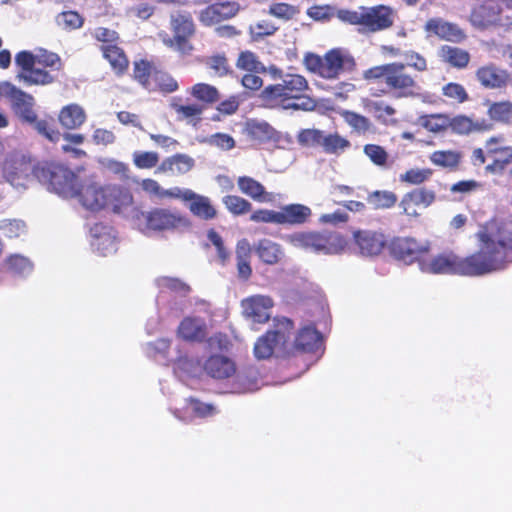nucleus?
Returning a JSON list of instances; mask_svg holds the SVG:
<instances>
[{
  "label": "nucleus",
  "instance_id": "5fc2aeb1",
  "mask_svg": "<svg viewBox=\"0 0 512 512\" xmlns=\"http://www.w3.org/2000/svg\"><path fill=\"white\" fill-rule=\"evenodd\" d=\"M0 231L8 238H16L26 232V225L22 220L3 219L0 220Z\"/></svg>",
  "mask_w": 512,
  "mask_h": 512
},
{
  "label": "nucleus",
  "instance_id": "6e6552de",
  "mask_svg": "<svg viewBox=\"0 0 512 512\" xmlns=\"http://www.w3.org/2000/svg\"><path fill=\"white\" fill-rule=\"evenodd\" d=\"M471 22L478 28L512 25V0H484L471 14Z\"/></svg>",
  "mask_w": 512,
  "mask_h": 512
},
{
  "label": "nucleus",
  "instance_id": "a211bd4d",
  "mask_svg": "<svg viewBox=\"0 0 512 512\" xmlns=\"http://www.w3.org/2000/svg\"><path fill=\"white\" fill-rule=\"evenodd\" d=\"M108 186H100L96 183L81 185L76 196L79 202L87 210L96 212L107 207Z\"/></svg>",
  "mask_w": 512,
  "mask_h": 512
},
{
  "label": "nucleus",
  "instance_id": "412c9836",
  "mask_svg": "<svg viewBox=\"0 0 512 512\" xmlns=\"http://www.w3.org/2000/svg\"><path fill=\"white\" fill-rule=\"evenodd\" d=\"M425 30L443 40L455 43H460L466 38L464 31L458 25L442 18L429 19L426 22Z\"/></svg>",
  "mask_w": 512,
  "mask_h": 512
},
{
  "label": "nucleus",
  "instance_id": "a18cd8bd",
  "mask_svg": "<svg viewBox=\"0 0 512 512\" xmlns=\"http://www.w3.org/2000/svg\"><path fill=\"white\" fill-rule=\"evenodd\" d=\"M156 284L161 289H168L180 296H186L190 293V286L178 278L162 276L157 278Z\"/></svg>",
  "mask_w": 512,
  "mask_h": 512
},
{
  "label": "nucleus",
  "instance_id": "774afa93",
  "mask_svg": "<svg viewBox=\"0 0 512 512\" xmlns=\"http://www.w3.org/2000/svg\"><path fill=\"white\" fill-rule=\"evenodd\" d=\"M205 142L222 150H230L235 146L234 139L230 135L224 133L213 134L208 137Z\"/></svg>",
  "mask_w": 512,
  "mask_h": 512
},
{
  "label": "nucleus",
  "instance_id": "e2e57ef3",
  "mask_svg": "<svg viewBox=\"0 0 512 512\" xmlns=\"http://www.w3.org/2000/svg\"><path fill=\"white\" fill-rule=\"evenodd\" d=\"M152 79L163 92L171 93L178 89L177 81L167 73L157 72L152 76Z\"/></svg>",
  "mask_w": 512,
  "mask_h": 512
},
{
  "label": "nucleus",
  "instance_id": "37998d69",
  "mask_svg": "<svg viewBox=\"0 0 512 512\" xmlns=\"http://www.w3.org/2000/svg\"><path fill=\"white\" fill-rule=\"evenodd\" d=\"M8 271L17 276H26L32 272L33 266L28 258L15 254L6 260Z\"/></svg>",
  "mask_w": 512,
  "mask_h": 512
},
{
  "label": "nucleus",
  "instance_id": "4d7b16f0",
  "mask_svg": "<svg viewBox=\"0 0 512 512\" xmlns=\"http://www.w3.org/2000/svg\"><path fill=\"white\" fill-rule=\"evenodd\" d=\"M34 127V129L46 139L51 142H58L60 139L59 131L55 130L54 127L44 119H38V115L36 114V120L33 122H27Z\"/></svg>",
  "mask_w": 512,
  "mask_h": 512
},
{
  "label": "nucleus",
  "instance_id": "864d4df0",
  "mask_svg": "<svg viewBox=\"0 0 512 512\" xmlns=\"http://www.w3.org/2000/svg\"><path fill=\"white\" fill-rule=\"evenodd\" d=\"M432 170L429 168H414L400 175V181L411 185H420L429 180L432 176Z\"/></svg>",
  "mask_w": 512,
  "mask_h": 512
},
{
  "label": "nucleus",
  "instance_id": "bb28decb",
  "mask_svg": "<svg viewBox=\"0 0 512 512\" xmlns=\"http://www.w3.org/2000/svg\"><path fill=\"white\" fill-rule=\"evenodd\" d=\"M311 209L303 204H289L279 210L280 225H301L311 216Z\"/></svg>",
  "mask_w": 512,
  "mask_h": 512
},
{
  "label": "nucleus",
  "instance_id": "0e129e2a",
  "mask_svg": "<svg viewBox=\"0 0 512 512\" xmlns=\"http://www.w3.org/2000/svg\"><path fill=\"white\" fill-rule=\"evenodd\" d=\"M237 66L241 69L254 72L264 69L262 64L257 60L255 54L249 51L242 52L240 54L237 60Z\"/></svg>",
  "mask_w": 512,
  "mask_h": 512
},
{
  "label": "nucleus",
  "instance_id": "052dcab7",
  "mask_svg": "<svg viewBox=\"0 0 512 512\" xmlns=\"http://www.w3.org/2000/svg\"><path fill=\"white\" fill-rule=\"evenodd\" d=\"M396 200L395 194L388 191H375L368 198L369 203L375 208H389Z\"/></svg>",
  "mask_w": 512,
  "mask_h": 512
},
{
  "label": "nucleus",
  "instance_id": "ddd939ff",
  "mask_svg": "<svg viewBox=\"0 0 512 512\" xmlns=\"http://www.w3.org/2000/svg\"><path fill=\"white\" fill-rule=\"evenodd\" d=\"M312 60L318 65V73L321 77L333 79L346 68L354 64L353 59L339 49L327 52L323 59L313 57Z\"/></svg>",
  "mask_w": 512,
  "mask_h": 512
},
{
  "label": "nucleus",
  "instance_id": "a19ab883",
  "mask_svg": "<svg viewBox=\"0 0 512 512\" xmlns=\"http://www.w3.org/2000/svg\"><path fill=\"white\" fill-rule=\"evenodd\" d=\"M83 18L76 11H63L55 17L57 27L63 31L70 32L79 29L83 25Z\"/></svg>",
  "mask_w": 512,
  "mask_h": 512
},
{
  "label": "nucleus",
  "instance_id": "39448f33",
  "mask_svg": "<svg viewBox=\"0 0 512 512\" xmlns=\"http://www.w3.org/2000/svg\"><path fill=\"white\" fill-rule=\"evenodd\" d=\"M284 239L295 248L324 255L340 254L347 245L341 234L331 232H294Z\"/></svg>",
  "mask_w": 512,
  "mask_h": 512
},
{
  "label": "nucleus",
  "instance_id": "4be33fe9",
  "mask_svg": "<svg viewBox=\"0 0 512 512\" xmlns=\"http://www.w3.org/2000/svg\"><path fill=\"white\" fill-rule=\"evenodd\" d=\"M204 372L211 378L222 380L233 376L236 365L227 356L215 354L210 356L203 364Z\"/></svg>",
  "mask_w": 512,
  "mask_h": 512
},
{
  "label": "nucleus",
  "instance_id": "603ef678",
  "mask_svg": "<svg viewBox=\"0 0 512 512\" xmlns=\"http://www.w3.org/2000/svg\"><path fill=\"white\" fill-rule=\"evenodd\" d=\"M223 203L225 207L235 215H242L249 212L252 208V205L246 199L236 196V195H227L223 198Z\"/></svg>",
  "mask_w": 512,
  "mask_h": 512
},
{
  "label": "nucleus",
  "instance_id": "f257e3e1",
  "mask_svg": "<svg viewBox=\"0 0 512 512\" xmlns=\"http://www.w3.org/2000/svg\"><path fill=\"white\" fill-rule=\"evenodd\" d=\"M479 250L459 258L452 253L440 254L428 261L420 262V269L432 274H459L483 276L504 270L512 262V231L493 221L483 226L476 234Z\"/></svg>",
  "mask_w": 512,
  "mask_h": 512
},
{
  "label": "nucleus",
  "instance_id": "b1692460",
  "mask_svg": "<svg viewBox=\"0 0 512 512\" xmlns=\"http://www.w3.org/2000/svg\"><path fill=\"white\" fill-rule=\"evenodd\" d=\"M178 334L186 341L201 342L207 334L206 322L199 317H185L179 324Z\"/></svg>",
  "mask_w": 512,
  "mask_h": 512
},
{
  "label": "nucleus",
  "instance_id": "c9c22d12",
  "mask_svg": "<svg viewBox=\"0 0 512 512\" xmlns=\"http://www.w3.org/2000/svg\"><path fill=\"white\" fill-rule=\"evenodd\" d=\"M174 372L179 377H198L204 369L198 358L183 356L175 362Z\"/></svg>",
  "mask_w": 512,
  "mask_h": 512
},
{
  "label": "nucleus",
  "instance_id": "13d9d810",
  "mask_svg": "<svg viewBox=\"0 0 512 512\" xmlns=\"http://www.w3.org/2000/svg\"><path fill=\"white\" fill-rule=\"evenodd\" d=\"M364 154L373 162V164L384 167L387 164L388 153L385 149L376 144H367L364 146Z\"/></svg>",
  "mask_w": 512,
  "mask_h": 512
},
{
  "label": "nucleus",
  "instance_id": "6ab92c4d",
  "mask_svg": "<svg viewBox=\"0 0 512 512\" xmlns=\"http://www.w3.org/2000/svg\"><path fill=\"white\" fill-rule=\"evenodd\" d=\"M393 10L384 5L364 7V27L370 32H377L392 26Z\"/></svg>",
  "mask_w": 512,
  "mask_h": 512
},
{
  "label": "nucleus",
  "instance_id": "20e7f679",
  "mask_svg": "<svg viewBox=\"0 0 512 512\" xmlns=\"http://www.w3.org/2000/svg\"><path fill=\"white\" fill-rule=\"evenodd\" d=\"M36 178L50 192L63 199L76 198L82 185L80 178L68 167L58 163H47L37 170Z\"/></svg>",
  "mask_w": 512,
  "mask_h": 512
},
{
  "label": "nucleus",
  "instance_id": "7c9ffc66",
  "mask_svg": "<svg viewBox=\"0 0 512 512\" xmlns=\"http://www.w3.org/2000/svg\"><path fill=\"white\" fill-rule=\"evenodd\" d=\"M477 78L485 87L498 88L506 83L508 75L504 70L490 65L480 68L477 71Z\"/></svg>",
  "mask_w": 512,
  "mask_h": 512
},
{
  "label": "nucleus",
  "instance_id": "7ed1b4c3",
  "mask_svg": "<svg viewBox=\"0 0 512 512\" xmlns=\"http://www.w3.org/2000/svg\"><path fill=\"white\" fill-rule=\"evenodd\" d=\"M367 80L382 79L394 98H414L420 95V86L405 72V64L394 62L372 67L364 72Z\"/></svg>",
  "mask_w": 512,
  "mask_h": 512
},
{
  "label": "nucleus",
  "instance_id": "de8ad7c7",
  "mask_svg": "<svg viewBox=\"0 0 512 512\" xmlns=\"http://www.w3.org/2000/svg\"><path fill=\"white\" fill-rule=\"evenodd\" d=\"M258 388L256 372L249 370L246 373H239L233 384L234 393H245Z\"/></svg>",
  "mask_w": 512,
  "mask_h": 512
},
{
  "label": "nucleus",
  "instance_id": "72a5a7b5",
  "mask_svg": "<svg viewBox=\"0 0 512 512\" xmlns=\"http://www.w3.org/2000/svg\"><path fill=\"white\" fill-rule=\"evenodd\" d=\"M259 258L266 264H275L283 257L281 246L269 239L260 240L255 246Z\"/></svg>",
  "mask_w": 512,
  "mask_h": 512
},
{
  "label": "nucleus",
  "instance_id": "e433bc0d",
  "mask_svg": "<svg viewBox=\"0 0 512 512\" xmlns=\"http://www.w3.org/2000/svg\"><path fill=\"white\" fill-rule=\"evenodd\" d=\"M16 78L25 85H48L54 82V77L45 70L35 66L27 71H19Z\"/></svg>",
  "mask_w": 512,
  "mask_h": 512
},
{
  "label": "nucleus",
  "instance_id": "79ce46f5",
  "mask_svg": "<svg viewBox=\"0 0 512 512\" xmlns=\"http://www.w3.org/2000/svg\"><path fill=\"white\" fill-rule=\"evenodd\" d=\"M494 142L495 139L492 138L487 143L488 152L496 154L494 163L492 165L487 166V169L490 171L502 170L504 169L505 165L511 162L512 160V147H503L500 149H496L492 147Z\"/></svg>",
  "mask_w": 512,
  "mask_h": 512
},
{
  "label": "nucleus",
  "instance_id": "c756f323",
  "mask_svg": "<svg viewBox=\"0 0 512 512\" xmlns=\"http://www.w3.org/2000/svg\"><path fill=\"white\" fill-rule=\"evenodd\" d=\"M438 55L443 62L459 69L465 68L470 60V54L466 50L449 45H443Z\"/></svg>",
  "mask_w": 512,
  "mask_h": 512
},
{
  "label": "nucleus",
  "instance_id": "2f4dec72",
  "mask_svg": "<svg viewBox=\"0 0 512 512\" xmlns=\"http://www.w3.org/2000/svg\"><path fill=\"white\" fill-rule=\"evenodd\" d=\"M216 412V408L213 405L190 398L186 401L183 414L175 413V415L180 420L187 421L192 416L205 418L216 414Z\"/></svg>",
  "mask_w": 512,
  "mask_h": 512
},
{
  "label": "nucleus",
  "instance_id": "cd10ccee",
  "mask_svg": "<svg viewBox=\"0 0 512 512\" xmlns=\"http://www.w3.org/2000/svg\"><path fill=\"white\" fill-rule=\"evenodd\" d=\"M195 165V160L187 154H176L162 161L158 172H170L173 174H185Z\"/></svg>",
  "mask_w": 512,
  "mask_h": 512
},
{
  "label": "nucleus",
  "instance_id": "3c124183",
  "mask_svg": "<svg viewBox=\"0 0 512 512\" xmlns=\"http://www.w3.org/2000/svg\"><path fill=\"white\" fill-rule=\"evenodd\" d=\"M324 131L319 129H303L298 133V143L304 147H321Z\"/></svg>",
  "mask_w": 512,
  "mask_h": 512
},
{
  "label": "nucleus",
  "instance_id": "0eeeda50",
  "mask_svg": "<svg viewBox=\"0 0 512 512\" xmlns=\"http://www.w3.org/2000/svg\"><path fill=\"white\" fill-rule=\"evenodd\" d=\"M293 323L288 318L277 319L272 330L261 336L254 345L257 359H267L272 355H284L288 351Z\"/></svg>",
  "mask_w": 512,
  "mask_h": 512
},
{
  "label": "nucleus",
  "instance_id": "a878e982",
  "mask_svg": "<svg viewBox=\"0 0 512 512\" xmlns=\"http://www.w3.org/2000/svg\"><path fill=\"white\" fill-rule=\"evenodd\" d=\"M295 347L303 352L317 353L322 348V336L313 326H305L295 338Z\"/></svg>",
  "mask_w": 512,
  "mask_h": 512
},
{
  "label": "nucleus",
  "instance_id": "473e14b6",
  "mask_svg": "<svg viewBox=\"0 0 512 512\" xmlns=\"http://www.w3.org/2000/svg\"><path fill=\"white\" fill-rule=\"evenodd\" d=\"M365 109L385 125L396 122L392 118L396 113L395 108L383 100H368L365 103Z\"/></svg>",
  "mask_w": 512,
  "mask_h": 512
},
{
  "label": "nucleus",
  "instance_id": "2eb2a0df",
  "mask_svg": "<svg viewBox=\"0 0 512 512\" xmlns=\"http://www.w3.org/2000/svg\"><path fill=\"white\" fill-rule=\"evenodd\" d=\"M107 195L106 209H110L133 222L134 212H138L139 209L134 205L131 192L120 186L109 185Z\"/></svg>",
  "mask_w": 512,
  "mask_h": 512
},
{
  "label": "nucleus",
  "instance_id": "69168bd1",
  "mask_svg": "<svg viewBox=\"0 0 512 512\" xmlns=\"http://www.w3.org/2000/svg\"><path fill=\"white\" fill-rule=\"evenodd\" d=\"M449 127L458 134H468L477 129L473 121L466 116H456L450 119Z\"/></svg>",
  "mask_w": 512,
  "mask_h": 512
},
{
  "label": "nucleus",
  "instance_id": "c85d7f7f",
  "mask_svg": "<svg viewBox=\"0 0 512 512\" xmlns=\"http://www.w3.org/2000/svg\"><path fill=\"white\" fill-rule=\"evenodd\" d=\"M59 121L66 129H77L86 121L85 110L76 103L66 105L59 113Z\"/></svg>",
  "mask_w": 512,
  "mask_h": 512
},
{
  "label": "nucleus",
  "instance_id": "9b49d317",
  "mask_svg": "<svg viewBox=\"0 0 512 512\" xmlns=\"http://www.w3.org/2000/svg\"><path fill=\"white\" fill-rule=\"evenodd\" d=\"M90 245L101 256L112 255L118 249L117 233L109 225L96 223L90 228Z\"/></svg>",
  "mask_w": 512,
  "mask_h": 512
},
{
  "label": "nucleus",
  "instance_id": "f8f14e48",
  "mask_svg": "<svg viewBox=\"0 0 512 512\" xmlns=\"http://www.w3.org/2000/svg\"><path fill=\"white\" fill-rule=\"evenodd\" d=\"M385 236L374 230H356L353 232V250L363 257H373L385 247Z\"/></svg>",
  "mask_w": 512,
  "mask_h": 512
},
{
  "label": "nucleus",
  "instance_id": "4c0bfd02",
  "mask_svg": "<svg viewBox=\"0 0 512 512\" xmlns=\"http://www.w3.org/2000/svg\"><path fill=\"white\" fill-rule=\"evenodd\" d=\"M462 155L454 150L434 151L430 156V161L438 167L446 169H456L461 161Z\"/></svg>",
  "mask_w": 512,
  "mask_h": 512
},
{
  "label": "nucleus",
  "instance_id": "680f3d73",
  "mask_svg": "<svg viewBox=\"0 0 512 512\" xmlns=\"http://www.w3.org/2000/svg\"><path fill=\"white\" fill-rule=\"evenodd\" d=\"M134 77L144 88L154 89L150 83V64L148 62L142 60L135 63Z\"/></svg>",
  "mask_w": 512,
  "mask_h": 512
},
{
  "label": "nucleus",
  "instance_id": "09e8293b",
  "mask_svg": "<svg viewBox=\"0 0 512 512\" xmlns=\"http://www.w3.org/2000/svg\"><path fill=\"white\" fill-rule=\"evenodd\" d=\"M268 13L280 20L289 21L300 13V9L295 5L279 2L270 5Z\"/></svg>",
  "mask_w": 512,
  "mask_h": 512
},
{
  "label": "nucleus",
  "instance_id": "49530a36",
  "mask_svg": "<svg viewBox=\"0 0 512 512\" xmlns=\"http://www.w3.org/2000/svg\"><path fill=\"white\" fill-rule=\"evenodd\" d=\"M341 115L345 122L359 134H364L371 128L370 120L361 114L353 111H343Z\"/></svg>",
  "mask_w": 512,
  "mask_h": 512
},
{
  "label": "nucleus",
  "instance_id": "6e6d98bb",
  "mask_svg": "<svg viewBox=\"0 0 512 512\" xmlns=\"http://www.w3.org/2000/svg\"><path fill=\"white\" fill-rule=\"evenodd\" d=\"M133 162L137 168L150 169L159 162V155L153 151H135L133 153Z\"/></svg>",
  "mask_w": 512,
  "mask_h": 512
},
{
  "label": "nucleus",
  "instance_id": "bf43d9fd",
  "mask_svg": "<svg viewBox=\"0 0 512 512\" xmlns=\"http://www.w3.org/2000/svg\"><path fill=\"white\" fill-rule=\"evenodd\" d=\"M489 115L493 120L508 122L512 119V104L509 102L494 103L489 108Z\"/></svg>",
  "mask_w": 512,
  "mask_h": 512
},
{
  "label": "nucleus",
  "instance_id": "1a4fd4ad",
  "mask_svg": "<svg viewBox=\"0 0 512 512\" xmlns=\"http://www.w3.org/2000/svg\"><path fill=\"white\" fill-rule=\"evenodd\" d=\"M40 167L35 168L30 157L23 152L11 153L4 164V175L6 180L17 190H23L36 177Z\"/></svg>",
  "mask_w": 512,
  "mask_h": 512
},
{
  "label": "nucleus",
  "instance_id": "393cba45",
  "mask_svg": "<svg viewBox=\"0 0 512 512\" xmlns=\"http://www.w3.org/2000/svg\"><path fill=\"white\" fill-rule=\"evenodd\" d=\"M239 190L260 203H268L274 200V194L267 192L265 187L252 177L241 176L237 181Z\"/></svg>",
  "mask_w": 512,
  "mask_h": 512
},
{
  "label": "nucleus",
  "instance_id": "5701e85b",
  "mask_svg": "<svg viewBox=\"0 0 512 512\" xmlns=\"http://www.w3.org/2000/svg\"><path fill=\"white\" fill-rule=\"evenodd\" d=\"M238 11L235 3H217L208 6L200 14V21L206 26L215 25L222 20L233 17Z\"/></svg>",
  "mask_w": 512,
  "mask_h": 512
},
{
  "label": "nucleus",
  "instance_id": "ea45409f",
  "mask_svg": "<svg viewBox=\"0 0 512 512\" xmlns=\"http://www.w3.org/2000/svg\"><path fill=\"white\" fill-rule=\"evenodd\" d=\"M102 52L117 73H121L127 68L128 60L123 51L116 45L104 44Z\"/></svg>",
  "mask_w": 512,
  "mask_h": 512
},
{
  "label": "nucleus",
  "instance_id": "9d476101",
  "mask_svg": "<svg viewBox=\"0 0 512 512\" xmlns=\"http://www.w3.org/2000/svg\"><path fill=\"white\" fill-rule=\"evenodd\" d=\"M171 25L174 37L164 38V44L182 54L189 53L192 50V46L188 39L194 33V24L191 16L187 13H175L171 16Z\"/></svg>",
  "mask_w": 512,
  "mask_h": 512
},
{
  "label": "nucleus",
  "instance_id": "8fccbe9b",
  "mask_svg": "<svg viewBox=\"0 0 512 512\" xmlns=\"http://www.w3.org/2000/svg\"><path fill=\"white\" fill-rule=\"evenodd\" d=\"M191 94L197 100L205 103H213L219 99V92L216 87L206 83L195 84L191 88Z\"/></svg>",
  "mask_w": 512,
  "mask_h": 512
},
{
  "label": "nucleus",
  "instance_id": "c03bdc74",
  "mask_svg": "<svg viewBox=\"0 0 512 512\" xmlns=\"http://www.w3.org/2000/svg\"><path fill=\"white\" fill-rule=\"evenodd\" d=\"M450 118L442 115H426L419 118V124L430 132L438 133L449 127Z\"/></svg>",
  "mask_w": 512,
  "mask_h": 512
},
{
  "label": "nucleus",
  "instance_id": "f3484780",
  "mask_svg": "<svg viewBox=\"0 0 512 512\" xmlns=\"http://www.w3.org/2000/svg\"><path fill=\"white\" fill-rule=\"evenodd\" d=\"M430 250V245L427 241L418 242L414 238H397L392 242L391 251L393 255L410 264L420 258L424 253Z\"/></svg>",
  "mask_w": 512,
  "mask_h": 512
},
{
  "label": "nucleus",
  "instance_id": "338daca9",
  "mask_svg": "<svg viewBox=\"0 0 512 512\" xmlns=\"http://www.w3.org/2000/svg\"><path fill=\"white\" fill-rule=\"evenodd\" d=\"M36 61L39 65L55 68L56 70H60L62 65L61 58L56 53L46 50H41L36 54Z\"/></svg>",
  "mask_w": 512,
  "mask_h": 512
},
{
  "label": "nucleus",
  "instance_id": "f704fd0d",
  "mask_svg": "<svg viewBox=\"0 0 512 512\" xmlns=\"http://www.w3.org/2000/svg\"><path fill=\"white\" fill-rule=\"evenodd\" d=\"M187 202H189V210L192 214L203 220H210L216 216V210L206 196L194 192L193 197Z\"/></svg>",
  "mask_w": 512,
  "mask_h": 512
},
{
  "label": "nucleus",
  "instance_id": "4468645a",
  "mask_svg": "<svg viewBox=\"0 0 512 512\" xmlns=\"http://www.w3.org/2000/svg\"><path fill=\"white\" fill-rule=\"evenodd\" d=\"M243 316L252 324H263L271 317L273 300L265 295H253L241 302Z\"/></svg>",
  "mask_w": 512,
  "mask_h": 512
},
{
  "label": "nucleus",
  "instance_id": "58836bf2",
  "mask_svg": "<svg viewBox=\"0 0 512 512\" xmlns=\"http://www.w3.org/2000/svg\"><path fill=\"white\" fill-rule=\"evenodd\" d=\"M350 147V142L338 133H324L321 148L327 154L340 155Z\"/></svg>",
  "mask_w": 512,
  "mask_h": 512
},
{
  "label": "nucleus",
  "instance_id": "423d86ee",
  "mask_svg": "<svg viewBox=\"0 0 512 512\" xmlns=\"http://www.w3.org/2000/svg\"><path fill=\"white\" fill-rule=\"evenodd\" d=\"M132 225L144 235L162 232L188 226L186 218L164 208H154L149 211L134 212Z\"/></svg>",
  "mask_w": 512,
  "mask_h": 512
},
{
  "label": "nucleus",
  "instance_id": "dca6fc26",
  "mask_svg": "<svg viewBox=\"0 0 512 512\" xmlns=\"http://www.w3.org/2000/svg\"><path fill=\"white\" fill-rule=\"evenodd\" d=\"M7 100L10 103L11 110L23 123L36 120L35 99L34 97L19 89L13 84Z\"/></svg>",
  "mask_w": 512,
  "mask_h": 512
},
{
  "label": "nucleus",
  "instance_id": "aec40b11",
  "mask_svg": "<svg viewBox=\"0 0 512 512\" xmlns=\"http://www.w3.org/2000/svg\"><path fill=\"white\" fill-rule=\"evenodd\" d=\"M435 198L436 194L433 190L420 187L405 194L400 202V206L406 215L416 217L419 214L415 206L427 208L435 201Z\"/></svg>",
  "mask_w": 512,
  "mask_h": 512
},
{
  "label": "nucleus",
  "instance_id": "f03ea898",
  "mask_svg": "<svg viewBox=\"0 0 512 512\" xmlns=\"http://www.w3.org/2000/svg\"><path fill=\"white\" fill-rule=\"evenodd\" d=\"M308 88L307 80L298 74H286L282 82L265 87L260 98L265 106L284 110H311L315 104L301 94Z\"/></svg>",
  "mask_w": 512,
  "mask_h": 512
}]
</instances>
